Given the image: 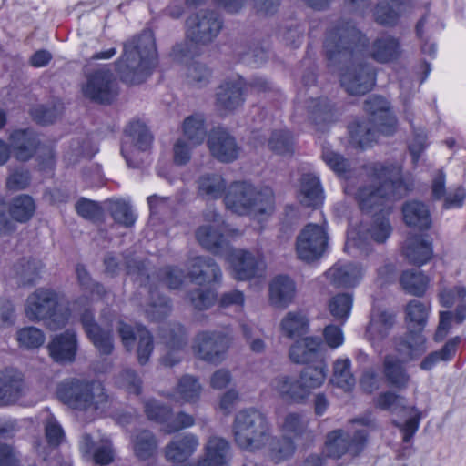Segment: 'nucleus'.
I'll return each instance as SVG.
<instances>
[{
    "label": "nucleus",
    "mask_w": 466,
    "mask_h": 466,
    "mask_svg": "<svg viewBox=\"0 0 466 466\" xmlns=\"http://www.w3.org/2000/svg\"><path fill=\"white\" fill-rule=\"evenodd\" d=\"M411 185L405 182L399 165L377 164L372 168L371 180L369 186L360 187L356 191L347 184L345 192L355 196L362 211L374 213L375 218L368 234L376 242H384L391 233V226L386 218L392 202L406 195Z\"/></svg>",
    "instance_id": "1"
},
{
    "label": "nucleus",
    "mask_w": 466,
    "mask_h": 466,
    "mask_svg": "<svg viewBox=\"0 0 466 466\" xmlns=\"http://www.w3.org/2000/svg\"><path fill=\"white\" fill-rule=\"evenodd\" d=\"M329 63L354 60L340 74L341 86L353 96L369 92L375 84V73L356 61L367 52V39L353 25H342L329 32L324 44Z\"/></svg>",
    "instance_id": "2"
},
{
    "label": "nucleus",
    "mask_w": 466,
    "mask_h": 466,
    "mask_svg": "<svg viewBox=\"0 0 466 466\" xmlns=\"http://www.w3.org/2000/svg\"><path fill=\"white\" fill-rule=\"evenodd\" d=\"M208 224L196 231L198 243L206 249L226 257L236 279L247 280L260 276L266 269L261 257H255L244 249H231L228 246V229L218 214L206 215Z\"/></svg>",
    "instance_id": "3"
},
{
    "label": "nucleus",
    "mask_w": 466,
    "mask_h": 466,
    "mask_svg": "<svg viewBox=\"0 0 466 466\" xmlns=\"http://www.w3.org/2000/svg\"><path fill=\"white\" fill-rule=\"evenodd\" d=\"M157 62L155 38L150 30L144 31L137 38L128 41L116 64L122 79L128 84L142 83L151 73Z\"/></svg>",
    "instance_id": "4"
},
{
    "label": "nucleus",
    "mask_w": 466,
    "mask_h": 466,
    "mask_svg": "<svg viewBox=\"0 0 466 466\" xmlns=\"http://www.w3.org/2000/svg\"><path fill=\"white\" fill-rule=\"evenodd\" d=\"M224 202L228 210L238 215H248L258 223L267 220L275 209L274 192L270 187L258 191L247 182L232 183Z\"/></svg>",
    "instance_id": "5"
},
{
    "label": "nucleus",
    "mask_w": 466,
    "mask_h": 466,
    "mask_svg": "<svg viewBox=\"0 0 466 466\" xmlns=\"http://www.w3.org/2000/svg\"><path fill=\"white\" fill-rule=\"evenodd\" d=\"M328 369L320 359L314 365L304 368L299 378L279 375L270 382V389L282 399L302 403L311 395L312 390L320 388L327 379Z\"/></svg>",
    "instance_id": "6"
},
{
    "label": "nucleus",
    "mask_w": 466,
    "mask_h": 466,
    "mask_svg": "<svg viewBox=\"0 0 466 466\" xmlns=\"http://www.w3.org/2000/svg\"><path fill=\"white\" fill-rule=\"evenodd\" d=\"M370 115L367 124L354 123L350 126L353 142L360 147H369L375 140L376 134L391 135L396 130V118L390 111L389 103L380 96H372L365 103Z\"/></svg>",
    "instance_id": "7"
},
{
    "label": "nucleus",
    "mask_w": 466,
    "mask_h": 466,
    "mask_svg": "<svg viewBox=\"0 0 466 466\" xmlns=\"http://www.w3.org/2000/svg\"><path fill=\"white\" fill-rule=\"evenodd\" d=\"M236 444L242 450L255 451L271 441V425L267 416L256 409L238 412L232 426Z\"/></svg>",
    "instance_id": "8"
},
{
    "label": "nucleus",
    "mask_w": 466,
    "mask_h": 466,
    "mask_svg": "<svg viewBox=\"0 0 466 466\" xmlns=\"http://www.w3.org/2000/svg\"><path fill=\"white\" fill-rule=\"evenodd\" d=\"M25 311L31 320H45L51 330L66 326L69 312L60 304L59 295L50 289H38L28 296Z\"/></svg>",
    "instance_id": "9"
},
{
    "label": "nucleus",
    "mask_w": 466,
    "mask_h": 466,
    "mask_svg": "<svg viewBox=\"0 0 466 466\" xmlns=\"http://www.w3.org/2000/svg\"><path fill=\"white\" fill-rule=\"evenodd\" d=\"M59 399L76 410H94L105 412L107 396L99 382L87 383L78 380L62 382L57 390Z\"/></svg>",
    "instance_id": "10"
},
{
    "label": "nucleus",
    "mask_w": 466,
    "mask_h": 466,
    "mask_svg": "<svg viewBox=\"0 0 466 466\" xmlns=\"http://www.w3.org/2000/svg\"><path fill=\"white\" fill-rule=\"evenodd\" d=\"M431 312V306L418 299L410 300L405 308V321L409 333L404 340V355L408 358H415L425 351V338L422 335L428 317Z\"/></svg>",
    "instance_id": "11"
},
{
    "label": "nucleus",
    "mask_w": 466,
    "mask_h": 466,
    "mask_svg": "<svg viewBox=\"0 0 466 466\" xmlns=\"http://www.w3.org/2000/svg\"><path fill=\"white\" fill-rule=\"evenodd\" d=\"M406 400L403 396L392 391H386L380 394L376 400V406L380 409L397 412L398 418L393 423L403 434V441L408 442L417 432L421 414L414 406H406Z\"/></svg>",
    "instance_id": "12"
},
{
    "label": "nucleus",
    "mask_w": 466,
    "mask_h": 466,
    "mask_svg": "<svg viewBox=\"0 0 466 466\" xmlns=\"http://www.w3.org/2000/svg\"><path fill=\"white\" fill-rule=\"evenodd\" d=\"M372 420L370 417L358 418L352 420L351 427L354 435L350 441L349 436L341 430L331 431L326 441L325 451L329 457L340 458L346 452L352 456L359 454L367 440V431L364 428L370 427Z\"/></svg>",
    "instance_id": "13"
},
{
    "label": "nucleus",
    "mask_w": 466,
    "mask_h": 466,
    "mask_svg": "<svg viewBox=\"0 0 466 466\" xmlns=\"http://www.w3.org/2000/svg\"><path fill=\"white\" fill-rule=\"evenodd\" d=\"M466 289L461 285L445 287L439 293L442 307H456L455 312L441 311L440 322L435 333V339L442 340L453 325H460L466 319Z\"/></svg>",
    "instance_id": "14"
},
{
    "label": "nucleus",
    "mask_w": 466,
    "mask_h": 466,
    "mask_svg": "<svg viewBox=\"0 0 466 466\" xmlns=\"http://www.w3.org/2000/svg\"><path fill=\"white\" fill-rule=\"evenodd\" d=\"M329 244L327 228L323 225L307 224L296 239V254L305 262L319 259L326 252Z\"/></svg>",
    "instance_id": "15"
},
{
    "label": "nucleus",
    "mask_w": 466,
    "mask_h": 466,
    "mask_svg": "<svg viewBox=\"0 0 466 466\" xmlns=\"http://www.w3.org/2000/svg\"><path fill=\"white\" fill-rule=\"evenodd\" d=\"M82 92L91 100L110 103L117 96V83L107 68H101L86 76Z\"/></svg>",
    "instance_id": "16"
},
{
    "label": "nucleus",
    "mask_w": 466,
    "mask_h": 466,
    "mask_svg": "<svg viewBox=\"0 0 466 466\" xmlns=\"http://www.w3.org/2000/svg\"><path fill=\"white\" fill-rule=\"evenodd\" d=\"M231 339L228 333L203 331L196 337L193 350L201 360L218 362L223 359Z\"/></svg>",
    "instance_id": "17"
},
{
    "label": "nucleus",
    "mask_w": 466,
    "mask_h": 466,
    "mask_svg": "<svg viewBox=\"0 0 466 466\" xmlns=\"http://www.w3.org/2000/svg\"><path fill=\"white\" fill-rule=\"evenodd\" d=\"M246 84L239 76L225 79L216 92V106L220 114L226 115L240 107L244 103Z\"/></svg>",
    "instance_id": "18"
},
{
    "label": "nucleus",
    "mask_w": 466,
    "mask_h": 466,
    "mask_svg": "<svg viewBox=\"0 0 466 466\" xmlns=\"http://www.w3.org/2000/svg\"><path fill=\"white\" fill-rule=\"evenodd\" d=\"M187 34L191 41L207 44L218 35L222 21L213 12H200L187 19Z\"/></svg>",
    "instance_id": "19"
},
{
    "label": "nucleus",
    "mask_w": 466,
    "mask_h": 466,
    "mask_svg": "<svg viewBox=\"0 0 466 466\" xmlns=\"http://www.w3.org/2000/svg\"><path fill=\"white\" fill-rule=\"evenodd\" d=\"M145 408L148 419L162 424L163 430L167 433L189 428L195 423L194 417L185 412L173 418L170 410L157 400L147 401Z\"/></svg>",
    "instance_id": "20"
},
{
    "label": "nucleus",
    "mask_w": 466,
    "mask_h": 466,
    "mask_svg": "<svg viewBox=\"0 0 466 466\" xmlns=\"http://www.w3.org/2000/svg\"><path fill=\"white\" fill-rule=\"evenodd\" d=\"M152 143V136L141 121H133L126 128L121 153L128 166H134L132 157L138 151L147 150Z\"/></svg>",
    "instance_id": "21"
},
{
    "label": "nucleus",
    "mask_w": 466,
    "mask_h": 466,
    "mask_svg": "<svg viewBox=\"0 0 466 466\" xmlns=\"http://www.w3.org/2000/svg\"><path fill=\"white\" fill-rule=\"evenodd\" d=\"M11 142L16 157L20 160L29 159L35 152L46 153V167L54 164L51 149L40 145L37 136L29 130H18L11 135Z\"/></svg>",
    "instance_id": "22"
},
{
    "label": "nucleus",
    "mask_w": 466,
    "mask_h": 466,
    "mask_svg": "<svg viewBox=\"0 0 466 466\" xmlns=\"http://www.w3.org/2000/svg\"><path fill=\"white\" fill-rule=\"evenodd\" d=\"M207 143L211 155L220 162H232L238 157L239 148L235 138L223 128L212 129Z\"/></svg>",
    "instance_id": "23"
},
{
    "label": "nucleus",
    "mask_w": 466,
    "mask_h": 466,
    "mask_svg": "<svg viewBox=\"0 0 466 466\" xmlns=\"http://www.w3.org/2000/svg\"><path fill=\"white\" fill-rule=\"evenodd\" d=\"M119 334L127 350H130L134 341L138 339L137 359L140 364L147 363L153 350V340L150 333L140 326L134 330L128 325L121 323Z\"/></svg>",
    "instance_id": "24"
},
{
    "label": "nucleus",
    "mask_w": 466,
    "mask_h": 466,
    "mask_svg": "<svg viewBox=\"0 0 466 466\" xmlns=\"http://www.w3.org/2000/svg\"><path fill=\"white\" fill-rule=\"evenodd\" d=\"M297 295L295 281L287 275L274 277L268 285V300L276 308L286 309Z\"/></svg>",
    "instance_id": "25"
},
{
    "label": "nucleus",
    "mask_w": 466,
    "mask_h": 466,
    "mask_svg": "<svg viewBox=\"0 0 466 466\" xmlns=\"http://www.w3.org/2000/svg\"><path fill=\"white\" fill-rule=\"evenodd\" d=\"M364 271L362 268L353 262L339 261L326 272L329 283L338 288H351L358 285Z\"/></svg>",
    "instance_id": "26"
},
{
    "label": "nucleus",
    "mask_w": 466,
    "mask_h": 466,
    "mask_svg": "<svg viewBox=\"0 0 466 466\" xmlns=\"http://www.w3.org/2000/svg\"><path fill=\"white\" fill-rule=\"evenodd\" d=\"M404 350V344L400 342L398 344L400 358L387 356L383 364V373L388 384L400 390L406 389L410 381V376L403 368L402 362L412 359L405 357Z\"/></svg>",
    "instance_id": "27"
},
{
    "label": "nucleus",
    "mask_w": 466,
    "mask_h": 466,
    "mask_svg": "<svg viewBox=\"0 0 466 466\" xmlns=\"http://www.w3.org/2000/svg\"><path fill=\"white\" fill-rule=\"evenodd\" d=\"M190 280L198 285H208L221 279L219 267L208 257H197L188 261V273Z\"/></svg>",
    "instance_id": "28"
},
{
    "label": "nucleus",
    "mask_w": 466,
    "mask_h": 466,
    "mask_svg": "<svg viewBox=\"0 0 466 466\" xmlns=\"http://www.w3.org/2000/svg\"><path fill=\"white\" fill-rule=\"evenodd\" d=\"M402 215L405 224L410 228L427 230L431 227L430 209L422 201H407L402 207Z\"/></svg>",
    "instance_id": "29"
},
{
    "label": "nucleus",
    "mask_w": 466,
    "mask_h": 466,
    "mask_svg": "<svg viewBox=\"0 0 466 466\" xmlns=\"http://www.w3.org/2000/svg\"><path fill=\"white\" fill-rule=\"evenodd\" d=\"M76 334L70 331L56 336L48 344L50 357L56 362L60 363L73 361L76 357Z\"/></svg>",
    "instance_id": "30"
},
{
    "label": "nucleus",
    "mask_w": 466,
    "mask_h": 466,
    "mask_svg": "<svg viewBox=\"0 0 466 466\" xmlns=\"http://www.w3.org/2000/svg\"><path fill=\"white\" fill-rule=\"evenodd\" d=\"M403 254L410 263L424 265L432 258V243L421 236L409 237L403 246Z\"/></svg>",
    "instance_id": "31"
},
{
    "label": "nucleus",
    "mask_w": 466,
    "mask_h": 466,
    "mask_svg": "<svg viewBox=\"0 0 466 466\" xmlns=\"http://www.w3.org/2000/svg\"><path fill=\"white\" fill-rule=\"evenodd\" d=\"M299 201L307 207H316L323 201V190L319 179L313 174L301 177L297 188Z\"/></svg>",
    "instance_id": "32"
},
{
    "label": "nucleus",
    "mask_w": 466,
    "mask_h": 466,
    "mask_svg": "<svg viewBox=\"0 0 466 466\" xmlns=\"http://www.w3.org/2000/svg\"><path fill=\"white\" fill-rule=\"evenodd\" d=\"M229 443L223 438L211 437L205 445V456L198 466H229Z\"/></svg>",
    "instance_id": "33"
},
{
    "label": "nucleus",
    "mask_w": 466,
    "mask_h": 466,
    "mask_svg": "<svg viewBox=\"0 0 466 466\" xmlns=\"http://www.w3.org/2000/svg\"><path fill=\"white\" fill-rule=\"evenodd\" d=\"M202 391V386L195 377L191 375L183 376L169 394V398L176 403L194 404L198 401Z\"/></svg>",
    "instance_id": "34"
},
{
    "label": "nucleus",
    "mask_w": 466,
    "mask_h": 466,
    "mask_svg": "<svg viewBox=\"0 0 466 466\" xmlns=\"http://www.w3.org/2000/svg\"><path fill=\"white\" fill-rule=\"evenodd\" d=\"M80 450L83 453H92L96 463L106 465L114 461L115 452L111 441L103 437L99 442L95 441L91 436H83L80 442Z\"/></svg>",
    "instance_id": "35"
},
{
    "label": "nucleus",
    "mask_w": 466,
    "mask_h": 466,
    "mask_svg": "<svg viewBox=\"0 0 466 466\" xmlns=\"http://www.w3.org/2000/svg\"><path fill=\"white\" fill-rule=\"evenodd\" d=\"M86 335L95 347L103 354H109L113 350L112 337L109 331H104L94 322L93 315L86 311L81 318Z\"/></svg>",
    "instance_id": "36"
},
{
    "label": "nucleus",
    "mask_w": 466,
    "mask_h": 466,
    "mask_svg": "<svg viewBox=\"0 0 466 466\" xmlns=\"http://www.w3.org/2000/svg\"><path fill=\"white\" fill-rule=\"evenodd\" d=\"M320 340L317 338L307 337L297 340L289 350V358L295 363H308L319 360Z\"/></svg>",
    "instance_id": "37"
},
{
    "label": "nucleus",
    "mask_w": 466,
    "mask_h": 466,
    "mask_svg": "<svg viewBox=\"0 0 466 466\" xmlns=\"http://www.w3.org/2000/svg\"><path fill=\"white\" fill-rule=\"evenodd\" d=\"M395 316L388 311L373 310L371 319L367 329V337L372 344L380 341L388 336L393 327Z\"/></svg>",
    "instance_id": "38"
},
{
    "label": "nucleus",
    "mask_w": 466,
    "mask_h": 466,
    "mask_svg": "<svg viewBox=\"0 0 466 466\" xmlns=\"http://www.w3.org/2000/svg\"><path fill=\"white\" fill-rule=\"evenodd\" d=\"M22 378L14 370L0 372V405L14 401L22 390Z\"/></svg>",
    "instance_id": "39"
},
{
    "label": "nucleus",
    "mask_w": 466,
    "mask_h": 466,
    "mask_svg": "<svg viewBox=\"0 0 466 466\" xmlns=\"http://www.w3.org/2000/svg\"><path fill=\"white\" fill-rule=\"evenodd\" d=\"M281 333L289 339L299 338L307 333L309 319L300 310L289 311L281 319Z\"/></svg>",
    "instance_id": "40"
},
{
    "label": "nucleus",
    "mask_w": 466,
    "mask_h": 466,
    "mask_svg": "<svg viewBox=\"0 0 466 466\" xmlns=\"http://www.w3.org/2000/svg\"><path fill=\"white\" fill-rule=\"evenodd\" d=\"M226 181L216 173L202 175L198 180V192L207 200L218 199L225 193Z\"/></svg>",
    "instance_id": "41"
},
{
    "label": "nucleus",
    "mask_w": 466,
    "mask_h": 466,
    "mask_svg": "<svg viewBox=\"0 0 466 466\" xmlns=\"http://www.w3.org/2000/svg\"><path fill=\"white\" fill-rule=\"evenodd\" d=\"M400 55V46L397 39L391 36H381L374 41L370 56L380 63L395 60Z\"/></svg>",
    "instance_id": "42"
},
{
    "label": "nucleus",
    "mask_w": 466,
    "mask_h": 466,
    "mask_svg": "<svg viewBox=\"0 0 466 466\" xmlns=\"http://www.w3.org/2000/svg\"><path fill=\"white\" fill-rule=\"evenodd\" d=\"M350 366L351 362L348 358H339L333 365L331 383L344 391H350L356 383Z\"/></svg>",
    "instance_id": "43"
},
{
    "label": "nucleus",
    "mask_w": 466,
    "mask_h": 466,
    "mask_svg": "<svg viewBox=\"0 0 466 466\" xmlns=\"http://www.w3.org/2000/svg\"><path fill=\"white\" fill-rule=\"evenodd\" d=\"M410 0H392L390 3H380L375 10V19L381 25H393L400 13L406 11Z\"/></svg>",
    "instance_id": "44"
},
{
    "label": "nucleus",
    "mask_w": 466,
    "mask_h": 466,
    "mask_svg": "<svg viewBox=\"0 0 466 466\" xmlns=\"http://www.w3.org/2000/svg\"><path fill=\"white\" fill-rule=\"evenodd\" d=\"M182 128V137L187 140L192 147L202 144L207 136L205 119L201 115H193L187 117L183 122Z\"/></svg>",
    "instance_id": "45"
},
{
    "label": "nucleus",
    "mask_w": 466,
    "mask_h": 466,
    "mask_svg": "<svg viewBox=\"0 0 466 466\" xmlns=\"http://www.w3.org/2000/svg\"><path fill=\"white\" fill-rule=\"evenodd\" d=\"M132 446L135 455L139 460L146 461L155 454L157 441L150 431H142L133 436Z\"/></svg>",
    "instance_id": "46"
},
{
    "label": "nucleus",
    "mask_w": 466,
    "mask_h": 466,
    "mask_svg": "<svg viewBox=\"0 0 466 466\" xmlns=\"http://www.w3.org/2000/svg\"><path fill=\"white\" fill-rule=\"evenodd\" d=\"M403 289L414 296H422L428 287L429 279L420 271H404L400 277Z\"/></svg>",
    "instance_id": "47"
},
{
    "label": "nucleus",
    "mask_w": 466,
    "mask_h": 466,
    "mask_svg": "<svg viewBox=\"0 0 466 466\" xmlns=\"http://www.w3.org/2000/svg\"><path fill=\"white\" fill-rule=\"evenodd\" d=\"M35 205L34 199L28 195H20L13 199L9 213L12 218L18 222H26L34 215Z\"/></svg>",
    "instance_id": "48"
},
{
    "label": "nucleus",
    "mask_w": 466,
    "mask_h": 466,
    "mask_svg": "<svg viewBox=\"0 0 466 466\" xmlns=\"http://www.w3.org/2000/svg\"><path fill=\"white\" fill-rule=\"evenodd\" d=\"M461 341L460 337L450 339L440 351L429 354L420 363V369L430 370L441 361H448L454 356L457 346Z\"/></svg>",
    "instance_id": "49"
},
{
    "label": "nucleus",
    "mask_w": 466,
    "mask_h": 466,
    "mask_svg": "<svg viewBox=\"0 0 466 466\" xmlns=\"http://www.w3.org/2000/svg\"><path fill=\"white\" fill-rule=\"evenodd\" d=\"M353 298L349 293L333 296L329 302V311L338 321L346 322L350 316Z\"/></svg>",
    "instance_id": "50"
},
{
    "label": "nucleus",
    "mask_w": 466,
    "mask_h": 466,
    "mask_svg": "<svg viewBox=\"0 0 466 466\" xmlns=\"http://www.w3.org/2000/svg\"><path fill=\"white\" fill-rule=\"evenodd\" d=\"M307 424L308 420L301 414L291 412L285 416L279 427L285 437L291 439L302 435Z\"/></svg>",
    "instance_id": "51"
},
{
    "label": "nucleus",
    "mask_w": 466,
    "mask_h": 466,
    "mask_svg": "<svg viewBox=\"0 0 466 466\" xmlns=\"http://www.w3.org/2000/svg\"><path fill=\"white\" fill-rule=\"evenodd\" d=\"M16 339L20 347L31 350L42 346L46 337L41 329L35 327H25L17 331Z\"/></svg>",
    "instance_id": "52"
},
{
    "label": "nucleus",
    "mask_w": 466,
    "mask_h": 466,
    "mask_svg": "<svg viewBox=\"0 0 466 466\" xmlns=\"http://www.w3.org/2000/svg\"><path fill=\"white\" fill-rule=\"evenodd\" d=\"M211 71L202 64L192 61L187 71V81L189 85L196 87L205 86L210 80Z\"/></svg>",
    "instance_id": "53"
},
{
    "label": "nucleus",
    "mask_w": 466,
    "mask_h": 466,
    "mask_svg": "<svg viewBox=\"0 0 466 466\" xmlns=\"http://www.w3.org/2000/svg\"><path fill=\"white\" fill-rule=\"evenodd\" d=\"M110 209L115 220L127 227L135 223L136 216L131 207L124 200L116 199L110 201Z\"/></svg>",
    "instance_id": "54"
},
{
    "label": "nucleus",
    "mask_w": 466,
    "mask_h": 466,
    "mask_svg": "<svg viewBox=\"0 0 466 466\" xmlns=\"http://www.w3.org/2000/svg\"><path fill=\"white\" fill-rule=\"evenodd\" d=\"M76 272L77 280L83 290L90 293V299L94 300L100 298L103 289L100 285L92 281L86 268L79 265L76 267Z\"/></svg>",
    "instance_id": "55"
},
{
    "label": "nucleus",
    "mask_w": 466,
    "mask_h": 466,
    "mask_svg": "<svg viewBox=\"0 0 466 466\" xmlns=\"http://www.w3.org/2000/svg\"><path fill=\"white\" fill-rule=\"evenodd\" d=\"M268 147L279 155L289 154L292 151L291 137L286 131L274 132L268 141Z\"/></svg>",
    "instance_id": "56"
},
{
    "label": "nucleus",
    "mask_w": 466,
    "mask_h": 466,
    "mask_svg": "<svg viewBox=\"0 0 466 466\" xmlns=\"http://www.w3.org/2000/svg\"><path fill=\"white\" fill-rule=\"evenodd\" d=\"M295 445L290 438L284 437L281 441L273 442L270 447L272 458L277 461H284L292 456Z\"/></svg>",
    "instance_id": "57"
},
{
    "label": "nucleus",
    "mask_w": 466,
    "mask_h": 466,
    "mask_svg": "<svg viewBox=\"0 0 466 466\" xmlns=\"http://www.w3.org/2000/svg\"><path fill=\"white\" fill-rule=\"evenodd\" d=\"M322 158L327 166L339 176L346 174L349 165L347 160L339 154L329 149H324Z\"/></svg>",
    "instance_id": "58"
},
{
    "label": "nucleus",
    "mask_w": 466,
    "mask_h": 466,
    "mask_svg": "<svg viewBox=\"0 0 466 466\" xmlns=\"http://www.w3.org/2000/svg\"><path fill=\"white\" fill-rule=\"evenodd\" d=\"M116 384L129 393L135 394H138L141 388V381L139 378H137V375L129 370H125L118 376Z\"/></svg>",
    "instance_id": "59"
},
{
    "label": "nucleus",
    "mask_w": 466,
    "mask_h": 466,
    "mask_svg": "<svg viewBox=\"0 0 466 466\" xmlns=\"http://www.w3.org/2000/svg\"><path fill=\"white\" fill-rule=\"evenodd\" d=\"M195 147H192L191 144L183 138L182 137L178 138L174 144V161L177 165H185L187 164L190 157L192 149Z\"/></svg>",
    "instance_id": "60"
},
{
    "label": "nucleus",
    "mask_w": 466,
    "mask_h": 466,
    "mask_svg": "<svg viewBox=\"0 0 466 466\" xmlns=\"http://www.w3.org/2000/svg\"><path fill=\"white\" fill-rule=\"evenodd\" d=\"M216 299L217 294L211 289H207L206 291L197 290L190 296L193 307L199 310L208 309L214 304Z\"/></svg>",
    "instance_id": "61"
},
{
    "label": "nucleus",
    "mask_w": 466,
    "mask_h": 466,
    "mask_svg": "<svg viewBox=\"0 0 466 466\" xmlns=\"http://www.w3.org/2000/svg\"><path fill=\"white\" fill-rule=\"evenodd\" d=\"M158 302L153 301L146 309V314L151 320H159L170 311V305L167 299L158 297Z\"/></svg>",
    "instance_id": "62"
},
{
    "label": "nucleus",
    "mask_w": 466,
    "mask_h": 466,
    "mask_svg": "<svg viewBox=\"0 0 466 466\" xmlns=\"http://www.w3.org/2000/svg\"><path fill=\"white\" fill-rule=\"evenodd\" d=\"M76 212L86 219H95L101 214V209L97 203L82 198L76 204Z\"/></svg>",
    "instance_id": "63"
},
{
    "label": "nucleus",
    "mask_w": 466,
    "mask_h": 466,
    "mask_svg": "<svg viewBox=\"0 0 466 466\" xmlns=\"http://www.w3.org/2000/svg\"><path fill=\"white\" fill-rule=\"evenodd\" d=\"M44 265L41 261L31 260L23 266L21 278L24 284L34 283L41 275Z\"/></svg>",
    "instance_id": "64"
}]
</instances>
